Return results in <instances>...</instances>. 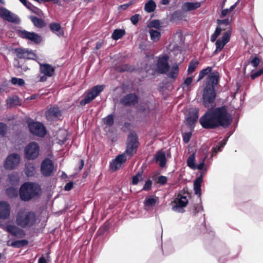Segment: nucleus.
I'll list each match as a JSON object with an SVG mask.
<instances>
[{
	"instance_id": "nucleus-1",
	"label": "nucleus",
	"mask_w": 263,
	"mask_h": 263,
	"mask_svg": "<svg viewBox=\"0 0 263 263\" xmlns=\"http://www.w3.org/2000/svg\"><path fill=\"white\" fill-rule=\"evenodd\" d=\"M233 117L223 106L210 109L199 120V123L204 129H216L220 126L228 127L232 123Z\"/></svg>"
},
{
	"instance_id": "nucleus-2",
	"label": "nucleus",
	"mask_w": 263,
	"mask_h": 263,
	"mask_svg": "<svg viewBox=\"0 0 263 263\" xmlns=\"http://www.w3.org/2000/svg\"><path fill=\"white\" fill-rule=\"evenodd\" d=\"M212 67H207L202 69L199 73L196 82L202 80L205 76L210 73L206 79L205 86L202 94L203 106L208 108H212L215 105L214 102L216 97V87L218 84L219 74L216 71L212 72Z\"/></svg>"
},
{
	"instance_id": "nucleus-3",
	"label": "nucleus",
	"mask_w": 263,
	"mask_h": 263,
	"mask_svg": "<svg viewBox=\"0 0 263 263\" xmlns=\"http://www.w3.org/2000/svg\"><path fill=\"white\" fill-rule=\"evenodd\" d=\"M206 174V170H203L194 182V190L195 194L198 196V201L196 203L193 204L190 207V212L194 216H199L200 220V230L203 232L205 229V215L203 213V208L202 204L201 196V183L204 175Z\"/></svg>"
},
{
	"instance_id": "nucleus-4",
	"label": "nucleus",
	"mask_w": 263,
	"mask_h": 263,
	"mask_svg": "<svg viewBox=\"0 0 263 263\" xmlns=\"http://www.w3.org/2000/svg\"><path fill=\"white\" fill-rule=\"evenodd\" d=\"M36 214L27 209H20L16 214L15 223L22 228H30L37 223Z\"/></svg>"
},
{
	"instance_id": "nucleus-5",
	"label": "nucleus",
	"mask_w": 263,
	"mask_h": 263,
	"mask_svg": "<svg viewBox=\"0 0 263 263\" xmlns=\"http://www.w3.org/2000/svg\"><path fill=\"white\" fill-rule=\"evenodd\" d=\"M41 193V190L39 184L33 183H25L20 189V198L25 201L39 196Z\"/></svg>"
},
{
	"instance_id": "nucleus-6",
	"label": "nucleus",
	"mask_w": 263,
	"mask_h": 263,
	"mask_svg": "<svg viewBox=\"0 0 263 263\" xmlns=\"http://www.w3.org/2000/svg\"><path fill=\"white\" fill-rule=\"evenodd\" d=\"M168 59V57L166 55H163L159 58L157 63L158 70L162 73L167 72V76L170 78H175L179 71L178 66L177 65H173L170 69Z\"/></svg>"
},
{
	"instance_id": "nucleus-7",
	"label": "nucleus",
	"mask_w": 263,
	"mask_h": 263,
	"mask_svg": "<svg viewBox=\"0 0 263 263\" xmlns=\"http://www.w3.org/2000/svg\"><path fill=\"white\" fill-rule=\"evenodd\" d=\"M39 151L40 147L37 143L31 142L24 149L25 157L28 160H34L38 157Z\"/></svg>"
},
{
	"instance_id": "nucleus-8",
	"label": "nucleus",
	"mask_w": 263,
	"mask_h": 263,
	"mask_svg": "<svg viewBox=\"0 0 263 263\" xmlns=\"http://www.w3.org/2000/svg\"><path fill=\"white\" fill-rule=\"evenodd\" d=\"M21 161V157L17 153H12L6 158L4 167L8 170H12L16 168Z\"/></svg>"
},
{
	"instance_id": "nucleus-9",
	"label": "nucleus",
	"mask_w": 263,
	"mask_h": 263,
	"mask_svg": "<svg viewBox=\"0 0 263 263\" xmlns=\"http://www.w3.org/2000/svg\"><path fill=\"white\" fill-rule=\"evenodd\" d=\"M138 138L135 133H130L127 140L126 149L124 154L131 157L137 152Z\"/></svg>"
},
{
	"instance_id": "nucleus-10",
	"label": "nucleus",
	"mask_w": 263,
	"mask_h": 263,
	"mask_svg": "<svg viewBox=\"0 0 263 263\" xmlns=\"http://www.w3.org/2000/svg\"><path fill=\"white\" fill-rule=\"evenodd\" d=\"M104 88V85H97L93 87L87 93L85 98L81 101L80 104L81 105H85L90 103L99 95Z\"/></svg>"
},
{
	"instance_id": "nucleus-11",
	"label": "nucleus",
	"mask_w": 263,
	"mask_h": 263,
	"mask_svg": "<svg viewBox=\"0 0 263 263\" xmlns=\"http://www.w3.org/2000/svg\"><path fill=\"white\" fill-rule=\"evenodd\" d=\"M28 127L30 132L34 135L43 137L46 134L45 127L41 123L37 122H30L28 124Z\"/></svg>"
},
{
	"instance_id": "nucleus-12",
	"label": "nucleus",
	"mask_w": 263,
	"mask_h": 263,
	"mask_svg": "<svg viewBox=\"0 0 263 263\" xmlns=\"http://www.w3.org/2000/svg\"><path fill=\"white\" fill-rule=\"evenodd\" d=\"M18 35L24 39L28 40L34 43L38 44L42 42V38L39 34L33 32H29L25 30H20Z\"/></svg>"
},
{
	"instance_id": "nucleus-13",
	"label": "nucleus",
	"mask_w": 263,
	"mask_h": 263,
	"mask_svg": "<svg viewBox=\"0 0 263 263\" xmlns=\"http://www.w3.org/2000/svg\"><path fill=\"white\" fill-rule=\"evenodd\" d=\"M231 32L230 30H228L225 32L222 37L218 39L215 43L216 50L214 53L220 52L224 47V46L230 41Z\"/></svg>"
},
{
	"instance_id": "nucleus-14",
	"label": "nucleus",
	"mask_w": 263,
	"mask_h": 263,
	"mask_svg": "<svg viewBox=\"0 0 263 263\" xmlns=\"http://www.w3.org/2000/svg\"><path fill=\"white\" fill-rule=\"evenodd\" d=\"M198 109L196 108H190L186 117L187 124L193 129L198 118Z\"/></svg>"
},
{
	"instance_id": "nucleus-15",
	"label": "nucleus",
	"mask_w": 263,
	"mask_h": 263,
	"mask_svg": "<svg viewBox=\"0 0 263 263\" xmlns=\"http://www.w3.org/2000/svg\"><path fill=\"white\" fill-rule=\"evenodd\" d=\"M0 16L10 22L17 23L20 22V19L16 15L3 7L0 8Z\"/></svg>"
},
{
	"instance_id": "nucleus-16",
	"label": "nucleus",
	"mask_w": 263,
	"mask_h": 263,
	"mask_svg": "<svg viewBox=\"0 0 263 263\" xmlns=\"http://www.w3.org/2000/svg\"><path fill=\"white\" fill-rule=\"evenodd\" d=\"M54 170V165L52 161L49 159H45L41 166V172L44 176H49L51 175Z\"/></svg>"
},
{
	"instance_id": "nucleus-17",
	"label": "nucleus",
	"mask_w": 263,
	"mask_h": 263,
	"mask_svg": "<svg viewBox=\"0 0 263 263\" xmlns=\"http://www.w3.org/2000/svg\"><path fill=\"white\" fill-rule=\"evenodd\" d=\"M3 228L5 231L17 238H21L25 236L24 231L13 224H6Z\"/></svg>"
},
{
	"instance_id": "nucleus-18",
	"label": "nucleus",
	"mask_w": 263,
	"mask_h": 263,
	"mask_svg": "<svg viewBox=\"0 0 263 263\" xmlns=\"http://www.w3.org/2000/svg\"><path fill=\"white\" fill-rule=\"evenodd\" d=\"M11 212L10 204L6 201L0 202V219H6L9 218Z\"/></svg>"
},
{
	"instance_id": "nucleus-19",
	"label": "nucleus",
	"mask_w": 263,
	"mask_h": 263,
	"mask_svg": "<svg viewBox=\"0 0 263 263\" xmlns=\"http://www.w3.org/2000/svg\"><path fill=\"white\" fill-rule=\"evenodd\" d=\"M46 116L49 121L56 120L61 116V112L58 107L54 106L47 110Z\"/></svg>"
},
{
	"instance_id": "nucleus-20",
	"label": "nucleus",
	"mask_w": 263,
	"mask_h": 263,
	"mask_svg": "<svg viewBox=\"0 0 263 263\" xmlns=\"http://www.w3.org/2000/svg\"><path fill=\"white\" fill-rule=\"evenodd\" d=\"M126 160L125 154L118 155L116 158L112 161L110 164V168L115 171L121 167V165Z\"/></svg>"
},
{
	"instance_id": "nucleus-21",
	"label": "nucleus",
	"mask_w": 263,
	"mask_h": 263,
	"mask_svg": "<svg viewBox=\"0 0 263 263\" xmlns=\"http://www.w3.org/2000/svg\"><path fill=\"white\" fill-rule=\"evenodd\" d=\"M40 70L46 77H51L54 73V67L48 64H40Z\"/></svg>"
},
{
	"instance_id": "nucleus-22",
	"label": "nucleus",
	"mask_w": 263,
	"mask_h": 263,
	"mask_svg": "<svg viewBox=\"0 0 263 263\" xmlns=\"http://www.w3.org/2000/svg\"><path fill=\"white\" fill-rule=\"evenodd\" d=\"M15 52L18 59H31L33 58L34 54L32 51L25 49L18 48L15 50Z\"/></svg>"
},
{
	"instance_id": "nucleus-23",
	"label": "nucleus",
	"mask_w": 263,
	"mask_h": 263,
	"mask_svg": "<svg viewBox=\"0 0 263 263\" xmlns=\"http://www.w3.org/2000/svg\"><path fill=\"white\" fill-rule=\"evenodd\" d=\"M201 6L199 2H186L182 5V10L187 12L194 10Z\"/></svg>"
},
{
	"instance_id": "nucleus-24",
	"label": "nucleus",
	"mask_w": 263,
	"mask_h": 263,
	"mask_svg": "<svg viewBox=\"0 0 263 263\" xmlns=\"http://www.w3.org/2000/svg\"><path fill=\"white\" fill-rule=\"evenodd\" d=\"M51 31L58 36H61L63 34V30L59 24L57 23H52L49 25Z\"/></svg>"
},
{
	"instance_id": "nucleus-25",
	"label": "nucleus",
	"mask_w": 263,
	"mask_h": 263,
	"mask_svg": "<svg viewBox=\"0 0 263 263\" xmlns=\"http://www.w3.org/2000/svg\"><path fill=\"white\" fill-rule=\"evenodd\" d=\"M156 161L160 166L164 167L166 163L165 153L162 151L158 152L155 156Z\"/></svg>"
},
{
	"instance_id": "nucleus-26",
	"label": "nucleus",
	"mask_w": 263,
	"mask_h": 263,
	"mask_svg": "<svg viewBox=\"0 0 263 263\" xmlns=\"http://www.w3.org/2000/svg\"><path fill=\"white\" fill-rule=\"evenodd\" d=\"M193 79V77H188L185 79L183 83L182 84V88L183 91L187 92L191 91Z\"/></svg>"
},
{
	"instance_id": "nucleus-27",
	"label": "nucleus",
	"mask_w": 263,
	"mask_h": 263,
	"mask_svg": "<svg viewBox=\"0 0 263 263\" xmlns=\"http://www.w3.org/2000/svg\"><path fill=\"white\" fill-rule=\"evenodd\" d=\"M137 102V97L135 95L129 94L125 96L123 100L124 104L130 105Z\"/></svg>"
},
{
	"instance_id": "nucleus-28",
	"label": "nucleus",
	"mask_w": 263,
	"mask_h": 263,
	"mask_svg": "<svg viewBox=\"0 0 263 263\" xmlns=\"http://www.w3.org/2000/svg\"><path fill=\"white\" fill-rule=\"evenodd\" d=\"M148 32L150 34L151 40L154 42H156L159 41L161 36V33L159 31L153 28H150L148 30Z\"/></svg>"
},
{
	"instance_id": "nucleus-29",
	"label": "nucleus",
	"mask_w": 263,
	"mask_h": 263,
	"mask_svg": "<svg viewBox=\"0 0 263 263\" xmlns=\"http://www.w3.org/2000/svg\"><path fill=\"white\" fill-rule=\"evenodd\" d=\"M158 201V198L156 197V198L153 197H146L144 201V205L146 207V209L154 206L155 204L157 203Z\"/></svg>"
},
{
	"instance_id": "nucleus-30",
	"label": "nucleus",
	"mask_w": 263,
	"mask_h": 263,
	"mask_svg": "<svg viewBox=\"0 0 263 263\" xmlns=\"http://www.w3.org/2000/svg\"><path fill=\"white\" fill-rule=\"evenodd\" d=\"M228 141V138L222 140L219 142L216 146L212 148V153L213 154H216L218 152L221 151L222 148L225 146Z\"/></svg>"
},
{
	"instance_id": "nucleus-31",
	"label": "nucleus",
	"mask_w": 263,
	"mask_h": 263,
	"mask_svg": "<svg viewBox=\"0 0 263 263\" xmlns=\"http://www.w3.org/2000/svg\"><path fill=\"white\" fill-rule=\"evenodd\" d=\"M24 172L27 176H32L35 173V168L33 164L28 163L26 164Z\"/></svg>"
},
{
	"instance_id": "nucleus-32",
	"label": "nucleus",
	"mask_w": 263,
	"mask_h": 263,
	"mask_svg": "<svg viewBox=\"0 0 263 263\" xmlns=\"http://www.w3.org/2000/svg\"><path fill=\"white\" fill-rule=\"evenodd\" d=\"M156 8V3L153 0H149L144 6V10L148 13L154 12Z\"/></svg>"
},
{
	"instance_id": "nucleus-33",
	"label": "nucleus",
	"mask_w": 263,
	"mask_h": 263,
	"mask_svg": "<svg viewBox=\"0 0 263 263\" xmlns=\"http://www.w3.org/2000/svg\"><path fill=\"white\" fill-rule=\"evenodd\" d=\"M172 209L174 211L179 212L181 210V196L179 194L177 198L172 202Z\"/></svg>"
},
{
	"instance_id": "nucleus-34",
	"label": "nucleus",
	"mask_w": 263,
	"mask_h": 263,
	"mask_svg": "<svg viewBox=\"0 0 263 263\" xmlns=\"http://www.w3.org/2000/svg\"><path fill=\"white\" fill-rule=\"evenodd\" d=\"M31 20L34 25L38 28H42L45 25V22L41 18L36 16H31Z\"/></svg>"
},
{
	"instance_id": "nucleus-35",
	"label": "nucleus",
	"mask_w": 263,
	"mask_h": 263,
	"mask_svg": "<svg viewBox=\"0 0 263 263\" xmlns=\"http://www.w3.org/2000/svg\"><path fill=\"white\" fill-rule=\"evenodd\" d=\"M144 178L143 172H138L136 175L133 177L132 183L134 185L137 184L140 181H142Z\"/></svg>"
},
{
	"instance_id": "nucleus-36",
	"label": "nucleus",
	"mask_w": 263,
	"mask_h": 263,
	"mask_svg": "<svg viewBox=\"0 0 263 263\" xmlns=\"http://www.w3.org/2000/svg\"><path fill=\"white\" fill-rule=\"evenodd\" d=\"M125 31L122 29H116L112 34V38L117 40L121 38L125 34Z\"/></svg>"
},
{
	"instance_id": "nucleus-37",
	"label": "nucleus",
	"mask_w": 263,
	"mask_h": 263,
	"mask_svg": "<svg viewBox=\"0 0 263 263\" xmlns=\"http://www.w3.org/2000/svg\"><path fill=\"white\" fill-rule=\"evenodd\" d=\"M199 64V62L196 60H192L189 65L187 69L188 73H191L194 72L197 67V65Z\"/></svg>"
},
{
	"instance_id": "nucleus-38",
	"label": "nucleus",
	"mask_w": 263,
	"mask_h": 263,
	"mask_svg": "<svg viewBox=\"0 0 263 263\" xmlns=\"http://www.w3.org/2000/svg\"><path fill=\"white\" fill-rule=\"evenodd\" d=\"M147 27L149 29L155 28L159 29L161 27V23L159 20H153L148 24Z\"/></svg>"
},
{
	"instance_id": "nucleus-39",
	"label": "nucleus",
	"mask_w": 263,
	"mask_h": 263,
	"mask_svg": "<svg viewBox=\"0 0 263 263\" xmlns=\"http://www.w3.org/2000/svg\"><path fill=\"white\" fill-rule=\"evenodd\" d=\"M28 244V241L26 240H21L13 241L11 243L10 246L14 248H20L23 246H26Z\"/></svg>"
},
{
	"instance_id": "nucleus-40",
	"label": "nucleus",
	"mask_w": 263,
	"mask_h": 263,
	"mask_svg": "<svg viewBox=\"0 0 263 263\" xmlns=\"http://www.w3.org/2000/svg\"><path fill=\"white\" fill-rule=\"evenodd\" d=\"M18 102L17 97H9L6 100L7 107H11L13 105H16Z\"/></svg>"
},
{
	"instance_id": "nucleus-41",
	"label": "nucleus",
	"mask_w": 263,
	"mask_h": 263,
	"mask_svg": "<svg viewBox=\"0 0 263 263\" xmlns=\"http://www.w3.org/2000/svg\"><path fill=\"white\" fill-rule=\"evenodd\" d=\"M187 164L191 168L195 170V154H193L190 156L187 160Z\"/></svg>"
},
{
	"instance_id": "nucleus-42",
	"label": "nucleus",
	"mask_w": 263,
	"mask_h": 263,
	"mask_svg": "<svg viewBox=\"0 0 263 263\" xmlns=\"http://www.w3.org/2000/svg\"><path fill=\"white\" fill-rule=\"evenodd\" d=\"M221 30L222 29L219 26H217L216 27L214 32L212 34L211 36V41L212 42L216 41L217 37L220 35Z\"/></svg>"
},
{
	"instance_id": "nucleus-43",
	"label": "nucleus",
	"mask_w": 263,
	"mask_h": 263,
	"mask_svg": "<svg viewBox=\"0 0 263 263\" xmlns=\"http://www.w3.org/2000/svg\"><path fill=\"white\" fill-rule=\"evenodd\" d=\"M11 82L13 85L19 86H23L25 84V81L23 79L17 78L15 77L12 78Z\"/></svg>"
},
{
	"instance_id": "nucleus-44",
	"label": "nucleus",
	"mask_w": 263,
	"mask_h": 263,
	"mask_svg": "<svg viewBox=\"0 0 263 263\" xmlns=\"http://www.w3.org/2000/svg\"><path fill=\"white\" fill-rule=\"evenodd\" d=\"M238 3V1H237L235 4L231 6L229 9H223L221 11L220 17H224L229 13V12H231L235 8V7Z\"/></svg>"
},
{
	"instance_id": "nucleus-45",
	"label": "nucleus",
	"mask_w": 263,
	"mask_h": 263,
	"mask_svg": "<svg viewBox=\"0 0 263 263\" xmlns=\"http://www.w3.org/2000/svg\"><path fill=\"white\" fill-rule=\"evenodd\" d=\"M114 116L112 115H109L104 119V122L105 124L109 126H111L114 124Z\"/></svg>"
},
{
	"instance_id": "nucleus-46",
	"label": "nucleus",
	"mask_w": 263,
	"mask_h": 263,
	"mask_svg": "<svg viewBox=\"0 0 263 263\" xmlns=\"http://www.w3.org/2000/svg\"><path fill=\"white\" fill-rule=\"evenodd\" d=\"M7 194L11 197H15L17 195V190L13 187H10L6 190Z\"/></svg>"
},
{
	"instance_id": "nucleus-47",
	"label": "nucleus",
	"mask_w": 263,
	"mask_h": 263,
	"mask_svg": "<svg viewBox=\"0 0 263 263\" xmlns=\"http://www.w3.org/2000/svg\"><path fill=\"white\" fill-rule=\"evenodd\" d=\"M192 136V132H189L184 133L182 135L183 141L185 143H187L190 141Z\"/></svg>"
},
{
	"instance_id": "nucleus-48",
	"label": "nucleus",
	"mask_w": 263,
	"mask_h": 263,
	"mask_svg": "<svg viewBox=\"0 0 263 263\" xmlns=\"http://www.w3.org/2000/svg\"><path fill=\"white\" fill-rule=\"evenodd\" d=\"M205 160V157H204V158L202 159V161L199 164H198L197 165H195V170L198 169V170H200V174H201L202 172L204 170H206V172L207 171L206 168V167L204 168Z\"/></svg>"
},
{
	"instance_id": "nucleus-49",
	"label": "nucleus",
	"mask_w": 263,
	"mask_h": 263,
	"mask_svg": "<svg viewBox=\"0 0 263 263\" xmlns=\"http://www.w3.org/2000/svg\"><path fill=\"white\" fill-rule=\"evenodd\" d=\"M181 13L179 11H176L173 13L171 17V21L173 22H177L180 21Z\"/></svg>"
},
{
	"instance_id": "nucleus-50",
	"label": "nucleus",
	"mask_w": 263,
	"mask_h": 263,
	"mask_svg": "<svg viewBox=\"0 0 263 263\" xmlns=\"http://www.w3.org/2000/svg\"><path fill=\"white\" fill-rule=\"evenodd\" d=\"M249 63H251L254 67L256 68L259 65L260 63V60L258 57H255L253 59L249 62Z\"/></svg>"
},
{
	"instance_id": "nucleus-51",
	"label": "nucleus",
	"mask_w": 263,
	"mask_h": 263,
	"mask_svg": "<svg viewBox=\"0 0 263 263\" xmlns=\"http://www.w3.org/2000/svg\"><path fill=\"white\" fill-rule=\"evenodd\" d=\"M217 23L219 25H223L225 26H228L230 25V21L229 18L224 20H217Z\"/></svg>"
},
{
	"instance_id": "nucleus-52",
	"label": "nucleus",
	"mask_w": 263,
	"mask_h": 263,
	"mask_svg": "<svg viewBox=\"0 0 263 263\" xmlns=\"http://www.w3.org/2000/svg\"><path fill=\"white\" fill-rule=\"evenodd\" d=\"M263 73V69H259L256 71L255 72L252 73L251 75V78L252 80H254L255 79L257 78V77H259L262 73Z\"/></svg>"
},
{
	"instance_id": "nucleus-53",
	"label": "nucleus",
	"mask_w": 263,
	"mask_h": 263,
	"mask_svg": "<svg viewBox=\"0 0 263 263\" xmlns=\"http://www.w3.org/2000/svg\"><path fill=\"white\" fill-rule=\"evenodd\" d=\"M187 203H188V200L186 199V196L182 195V201H181L182 213L184 212V210L183 209V208L186 206Z\"/></svg>"
},
{
	"instance_id": "nucleus-54",
	"label": "nucleus",
	"mask_w": 263,
	"mask_h": 263,
	"mask_svg": "<svg viewBox=\"0 0 263 263\" xmlns=\"http://www.w3.org/2000/svg\"><path fill=\"white\" fill-rule=\"evenodd\" d=\"M152 184V181H151L150 180H147L144 184L142 190L144 191L149 190L151 189Z\"/></svg>"
},
{
	"instance_id": "nucleus-55",
	"label": "nucleus",
	"mask_w": 263,
	"mask_h": 263,
	"mask_svg": "<svg viewBox=\"0 0 263 263\" xmlns=\"http://www.w3.org/2000/svg\"><path fill=\"white\" fill-rule=\"evenodd\" d=\"M140 15L139 14H135L133 16H132L130 17V21L132 22V23L134 25H136L137 24V23L139 21V20Z\"/></svg>"
},
{
	"instance_id": "nucleus-56",
	"label": "nucleus",
	"mask_w": 263,
	"mask_h": 263,
	"mask_svg": "<svg viewBox=\"0 0 263 263\" xmlns=\"http://www.w3.org/2000/svg\"><path fill=\"white\" fill-rule=\"evenodd\" d=\"M167 182V178L163 176H160L158 179L157 182L160 183L161 184H164Z\"/></svg>"
},
{
	"instance_id": "nucleus-57",
	"label": "nucleus",
	"mask_w": 263,
	"mask_h": 263,
	"mask_svg": "<svg viewBox=\"0 0 263 263\" xmlns=\"http://www.w3.org/2000/svg\"><path fill=\"white\" fill-rule=\"evenodd\" d=\"M20 1L24 5H25L29 9H31L33 7V5L30 3L27 2L26 0Z\"/></svg>"
},
{
	"instance_id": "nucleus-58",
	"label": "nucleus",
	"mask_w": 263,
	"mask_h": 263,
	"mask_svg": "<svg viewBox=\"0 0 263 263\" xmlns=\"http://www.w3.org/2000/svg\"><path fill=\"white\" fill-rule=\"evenodd\" d=\"M170 2L172 3V5H175L177 3V0H161V4L163 5H166Z\"/></svg>"
},
{
	"instance_id": "nucleus-59",
	"label": "nucleus",
	"mask_w": 263,
	"mask_h": 263,
	"mask_svg": "<svg viewBox=\"0 0 263 263\" xmlns=\"http://www.w3.org/2000/svg\"><path fill=\"white\" fill-rule=\"evenodd\" d=\"M6 130V126L3 123H0V135H4Z\"/></svg>"
},
{
	"instance_id": "nucleus-60",
	"label": "nucleus",
	"mask_w": 263,
	"mask_h": 263,
	"mask_svg": "<svg viewBox=\"0 0 263 263\" xmlns=\"http://www.w3.org/2000/svg\"><path fill=\"white\" fill-rule=\"evenodd\" d=\"M73 183L72 182H69L66 184L64 187V189L66 191H70L73 187Z\"/></svg>"
},
{
	"instance_id": "nucleus-61",
	"label": "nucleus",
	"mask_w": 263,
	"mask_h": 263,
	"mask_svg": "<svg viewBox=\"0 0 263 263\" xmlns=\"http://www.w3.org/2000/svg\"><path fill=\"white\" fill-rule=\"evenodd\" d=\"M118 70L124 71H129L130 70V68L127 65H125L122 66V67Z\"/></svg>"
},
{
	"instance_id": "nucleus-62",
	"label": "nucleus",
	"mask_w": 263,
	"mask_h": 263,
	"mask_svg": "<svg viewBox=\"0 0 263 263\" xmlns=\"http://www.w3.org/2000/svg\"><path fill=\"white\" fill-rule=\"evenodd\" d=\"M172 53L174 54L175 56H177L181 53V50L179 47H177L176 49H174V50L172 51Z\"/></svg>"
},
{
	"instance_id": "nucleus-63",
	"label": "nucleus",
	"mask_w": 263,
	"mask_h": 263,
	"mask_svg": "<svg viewBox=\"0 0 263 263\" xmlns=\"http://www.w3.org/2000/svg\"><path fill=\"white\" fill-rule=\"evenodd\" d=\"M38 263H47V261L45 257H41L39 258Z\"/></svg>"
},
{
	"instance_id": "nucleus-64",
	"label": "nucleus",
	"mask_w": 263,
	"mask_h": 263,
	"mask_svg": "<svg viewBox=\"0 0 263 263\" xmlns=\"http://www.w3.org/2000/svg\"><path fill=\"white\" fill-rule=\"evenodd\" d=\"M129 4L122 5L120 6V8L123 10H125L129 7Z\"/></svg>"
}]
</instances>
